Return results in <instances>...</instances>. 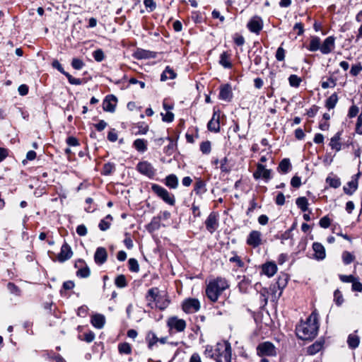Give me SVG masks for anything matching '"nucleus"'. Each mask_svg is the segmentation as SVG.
<instances>
[{
    "label": "nucleus",
    "mask_w": 362,
    "mask_h": 362,
    "mask_svg": "<svg viewBox=\"0 0 362 362\" xmlns=\"http://www.w3.org/2000/svg\"><path fill=\"white\" fill-rule=\"evenodd\" d=\"M319 329L317 315L314 312L303 322L301 321L296 327L297 337L302 340L314 339Z\"/></svg>",
    "instance_id": "f257e3e1"
},
{
    "label": "nucleus",
    "mask_w": 362,
    "mask_h": 362,
    "mask_svg": "<svg viewBox=\"0 0 362 362\" xmlns=\"http://www.w3.org/2000/svg\"><path fill=\"white\" fill-rule=\"evenodd\" d=\"M146 300L148 301V307L153 309L155 303V306L160 310H165L170 302L167 295L160 293L157 287L151 288L148 291Z\"/></svg>",
    "instance_id": "f03ea898"
},
{
    "label": "nucleus",
    "mask_w": 362,
    "mask_h": 362,
    "mask_svg": "<svg viewBox=\"0 0 362 362\" xmlns=\"http://www.w3.org/2000/svg\"><path fill=\"white\" fill-rule=\"evenodd\" d=\"M228 287V281L224 278L218 277L210 281L206 288V294L212 302H216L218 297Z\"/></svg>",
    "instance_id": "7ed1b4c3"
},
{
    "label": "nucleus",
    "mask_w": 362,
    "mask_h": 362,
    "mask_svg": "<svg viewBox=\"0 0 362 362\" xmlns=\"http://www.w3.org/2000/svg\"><path fill=\"white\" fill-rule=\"evenodd\" d=\"M216 352L214 360L216 362H232V349L230 343L227 341L217 343Z\"/></svg>",
    "instance_id": "20e7f679"
},
{
    "label": "nucleus",
    "mask_w": 362,
    "mask_h": 362,
    "mask_svg": "<svg viewBox=\"0 0 362 362\" xmlns=\"http://www.w3.org/2000/svg\"><path fill=\"white\" fill-rule=\"evenodd\" d=\"M152 191L160 199H162L165 203L170 206H174L175 204V199L173 194L169 193L167 189L164 187L153 184L151 186Z\"/></svg>",
    "instance_id": "39448f33"
},
{
    "label": "nucleus",
    "mask_w": 362,
    "mask_h": 362,
    "mask_svg": "<svg viewBox=\"0 0 362 362\" xmlns=\"http://www.w3.org/2000/svg\"><path fill=\"white\" fill-rule=\"evenodd\" d=\"M257 354L260 357L276 356V348L270 341H264L258 344Z\"/></svg>",
    "instance_id": "423d86ee"
},
{
    "label": "nucleus",
    "mask_w": 362,
    "mask_h": 362,
    "mask_svg": "<svg viewBox=\"0 0 362 362\" xmlns=\"http://www.w3.org/2000/svg\"><path fill=\"white\" fill-rule=\"evenodd\" d=\"M200 309V303L197 298H188L182 303V310L187 313H194Z\"/></svg>",
    "instance_id": "0eeeda50"
},
{
    "label": "nucleus",
    "mask_w": 362,
    "mask_h": 362,
    "mask_svg": "<svg viewBox=\"0 0 362 362\" xmlns=\"http://www.w3.org/2000/svg\"><path fill=\"white\" fill-rule=\"evenodd\" d=\"M263 21L261 17L255 16L249 21L247 25L248 30L255 34H259L263 28Z\"/></svg>",
    "instance_id": "6e6552de"
},
{
    "label": "nucleus",
    "mask_w": 362,
    "mask_h": 362,
    "mask_svg": "<svg viewBox=\"0 0 362 362\" xmlns=\"http://www.w3.org/2000/svg\"><path fill=\"white\" fill-rule=\"evenodd\" d=\"M136 170L142 175L152 177L155 175V169L153 165L147 161L139 162L136 165Z\"/></svg>",
    "instance_id": "1a4fd4ad"
},
{
    "label": "nucleus",
    "mask_w": 362,
    "mask_h": 362,
    "mask_svg": "<svg viewBox=\"0 0 362 362\" xmlns=\"http://www.w3.org/2000/svg\"><path fill=\"white\" fill-rule=\"evenodd\" d=\"M167 325L170 329H174L179 332L184 331L186 327V322L177 317H170L167 322Z\"/></svg>",
    "instance_id": "9d476101"
},
{
    "label": "nucleus",
    "mask_w": 362,
    "mask_h": 362,
    "mask_svg": "<svg viewBox=\"0 0 362 362\" xmlns=\"http://www.w3.org/2000/svg\"><path fill=\"white\" fill-rule=\"evenodd\" d=\"M271 170L266 169L265 166L262 163H258L257 165V170L253 173V177L255 180L262 177L266 181H268L271 179Z\"/></svg>",
    "instance_id": "9b49d317"
},
{
    "label": "nucleus",
    "mask_w": 362,
    "mask_h": 362,
    "mask_svg": "<svg viewBox=\"0 0 362 362\" xmlns=\"http://www.w3.org/2000/svg\"><path fill=\"white\" fill-rule=\"evenodd\" d=\"M205 225L206 230L211 234L214 233L218 226V215L214 212H211L205 221Z\"/></svg>",
    "instance_id": "f8f14e48"
},
{
    "label": "nucleus",
    "mask_w": 362,
    "mask_h": 362,
    "mask_svg": "<svg viewBox=\"0 0 362 362\" xmlns=\"http://www.w3.org/2000/svg\"><path fill=\"white\" fill-rule=\"evenodd\" d=\"M247 244L255 248L262 244V233L258 230H252L247 236Z\"/></svg>",
    "instance_id": "ddd939ff"
},
{
    "label": "nucleus",
    "mask_w": 362,
    "mask_h": 362,
    "mask_svg": "<svg viewBox=\"0 0 362 362\" xmlns=\"http://www.w3.org/2000/svg\"><path fill=\"white\" fill-rule=\"evenodd\" d=\"M335 48V37L334 36L327 37L321 45L320 52L323 54L331 53Z\"/></svg>",
    "instance_id": "4468645a"
},
{
    "label": "nucleus",
    "mask_w": 362,
    "mask_h": 362,
    "mask_svg": "<svg viewBox=\"0 0 362 362\" xmlns=\"http://www.w3.org/2000/svg\"><path fill=\"white\" fill-rule=\"evenodd\" d=\"M72 255L73 252L71 247L66 243H64L61 247V251L57 256V259L59 262H64L69 259Z\"/></svg>",
    "instance_id": "2eb2a0df"
},
{
    "label": "nucleus",
    "mask_w": 362,
    "mask_h": 362,
    "mask_svg": "<svg viewBox=\"0 0 362 362\" xmlns=\"http://www.w3.org/2000/svg\"><path fill=\"white\" fill-rule=\"evenodd\" d=\"M117 98L114 95H107L103 103V110L106 112H113L115 110Z\"/></svg>",
    "instance_id": "dca6fc26"
},
{
    "label": "nucleus",
    "mask_w": 362,
    "mask_h": 362,
    "mask_svg": "<svg viewBox=\"0 0 362 362\" xmlns=\"http://www.w3.org/2000/svg\"><path fill=\"white\" fill-rule=\"evenodd\" d=\"M220 116L216 112H214L212 118L207 124L209 131L214 132H218L220 131Z\"/></svg>",
    "instance_id": "f3484780"
},
{
    "label": "nucleus",
    "mask_w": 362,
    "mask_h": 362,
    "mask_svg": "<svg viewBox=\"0 0 362 362\" xmlns=\"http://www.w3.org/2000/svg\"><path fill=\"white\" fill-rule=\"evenodd\" d=\"M313 250L314 251V257L317 260H323L326 257L325 247L320 243H314L313 244Z\"/></svg>",
    "instance_id": "a211bd4d"
},
{
    "label": "nucleus",
    "mask_w": 362,
    "mask_h": 362,
    "mask_svg": "<svg viewBox=\"0 0 362 362\" xmlns=\"http://www.w3.org/2000/svg\"><path fill=\"white\" fill-rule=\"evenodd\" d=\"M233 98L232 88L230 85L225 84L221 86L219 98L225 101H230Z\"/></svg>",
    "instance_id": "6ab92c4d"
},
{
    "label": "nucleus",
    "mask_w": 362,
    "mask_h": 362,
    "mask_svg": "<svg viewBox=\"0 0 362 362\" xmlns=\"http://www.w3.org/2000/svg\"><path fill=\"white\" fill-rule=\"evenodd\" d=\"M107 258V253L105 250V248L100 247H98L95 255H94V259L97 264H104Z\"/></svg>",
    "instance_id": "aec40b11"
},
{
    "label": "nucleus",
    "mask_w": 362,
    "mask_h": 362,
    "mask_svg": "<svg viewBox=\"0 0 362 362\" xmlns=\"http://www.w3.org/2000/svg\"><path fill=\"white\" fill-rule=\"evenodd\" d=\"M361 173H358L355 175V178L351 180L347 183L348 187L344 186V191L346 194L351 195L358 188V179L360 177Z\"/></svg>",
    "instance_id": "412c9836"
},
{
    "label": "nucleus",
    "mask_w": 362,
    "mask_h": 362,
    "mask_svg": "<svg viewBox=\"0 0 362 362\" xmlns=\"http://www.w3.org/2000/svg\"><path fill=\"white\" fill-rule=\"evenodd\" d=\"M341 134L340 132L336 133L330 139L329 146L332 150L338 152L341 149L342 144L340 141L341 140Z\"/></svg>",
    "instance_id": "4be33fe9"
},
{
    "label": "nucleus",
    "mask_w": 362,
    "mask_h": 362,
    "mask_svg": "<svg viewBox=\"0 0 362 362\" xmlns=\"http://www.w3.org/2000/svg\"><path fill=\"white\" fill-rule=\"evenodd\" d=\"M231 54L228 52H223L220 55L219 64L225 69H230L233 64L230 62Z\"/></svg>",
    "instance_id": "5701e85b"
},
{
    "label": "nucleus",
    "mask_w": 362,
    "mask_h": 362,
    "mask_svg": "<svg viewBox=\"0 0 362 362\" xmlns=\"http://www.w3.org/2000/svg\"><path fill=\"white\" fill-rule=\"evenodd\" d=\"M277 271V267L274 263L268 262L262 266V272L269 277L273 276Z\"/></svg>",
    "instance_id": "b1692460"
},
{
    "label": "nucleus",
    "mask_w": 362,
    "mask_h": 362,
    "mask_svg": "<svg viewBox=\"0 0 362 362\" xmlns=\"http://www.w3.org/2000/svg\"><path fill=\"white\" fill-rule=\"evenodd\" d=\"M105 317L101 314L93 315L91 317V324L97 329H101L105 325Z\"/></svg>",
    "instance_id": "393cba45"
},
{
    "label": "nucleus",
    "mask_w": 362,
    "mask_h": 362,
    "mask_svg": "<svg viewBox=\"0 0 362 362\" xmlns=\"http://www.w3.org/2000/svg\"><path fill=\"white\" fill-rule=\"evenodd\" d=\"M321 40L317 36H312L310 38V44L308 46V49L310 52L320 51Z\"/></svg>",
    "instance_id": "a878e982"
},
{
    "label": "nucleus",
    "mask_w": 362,
    "mask_h": 362,
    "mask_svg": "<svg viewBox=\"0 0 362 362\" xmlns=\"http://www.w3.org/2000/svg\"><path fill=\"white\" fill-rule=\"evenodd\" d=\"M146 341L148 349H152L153 346L158 342V337L153 331H149L146 334Z\"/></svg>",
    "instance_id": "bb28decb"
},
{
    "label": "nucleus",
    "mask_w": 362,
    "mask_h": 362,
    "mask_svg": "<svg viewBox=\"0 0 362 362\" xmlns=\"http://www.w3.org/2000/svg\"><path fill=\"white\" fill-rule=\"evenodd\" d=\"M133 146L139 152L144 153L147 150V141L144 139H137L134 141Z\"/></svg>",
    "instance_id": "cd10ccee"
},
{
    "label": "nucleus",
    "mask_w": 362,
    "mask_h": 362,
    "mask_svg": "<svg viewBox=\"0 0 362 362\" xmlns=\"http://www.w3.org/2000/svg\"><path fill=\"white\" fill-rule=\"evenodd\" d=\"M176 76L175 72L170 66H167L161 74L160 81H165L168 79H174Z\"/></svg>",
    "instance_id": "c85d7f7f"
},
{
    "label": "nucleus",
    "mask_w": 362,
    "mask_h": 362,
    "mask_svg": "<svg viewBox=\"0 0 362 362\" xmlns=\"http://www.w3.org/2000/svg\"><path fill=\"white\" fill-rule=\"evenodd\" d=\"M194 191L198 195H202L206 192V183L201 179H198L194 184Z\"/></svg>",
    "instance_id": "c756f323"
},
{
    "label": "nucleus",
    "mask_w": 362,
    "mask_h": 362,
    "mask_svg": "<svg viewBox=\"0 0 362 362\" xmlns=\"http://www.w3.org/2000/svg\"><path fill=\"white\" fill-rule=\"evenodd\" d=\"M323 347V342L317 341L308 347L307 352L309 355H315L318 353Z\"/></svg>",
    "instance_id": "7c9ffc66"
},
{
    "label": "nucleus",
    "mask_w": 362,
    "mask_h": 362,
    "mask_svg": "<svg viewBox=\"0 0 362 362\" xmlns=\"http://www.w3.org/2000/svg\"><path fill=\"white\" fill-rule=\"evenodd\" d=\"M165 185L171 188L176 189L178 186V179L174 174H170L165 178Z\"/></svg>",
    "instance_id": "2f4dec72"
},
{
    "label": "nucleus",
    "mask_w": 362,
    "mask_h": 362,
    "mask_svg": "<svg viewBox=\"0 0 362 362\" xmlns=\"http://www.w3.org/2000/svg\"><path fill=\"white\" fill-rule=\"evenodd\" d=\"M296 204L297 206L303 212L308 210V200L305 197H300L296 199Z\"/></svg>",
    "instance_id": "473e14b6"
},
{
    "label": "nucleus",
    "mask_w": 362,
    "mask_h": 362,
    "mask_svg": "<svg viewBox=\"0 0 362 362\" xmlns=\"http://www.w3.org/2000/svg\"><path fill=\"white\" fill-rule=\"evenodd\" d=\"M291 168V165L288 158H284L279 163L278 167L279 172L286 174L287 173L290 168Z\"/></svg>",
    "instance_id": "72a5a7b5"
},
{
    "label": "nucleus",
    "mask_w": 362,
    "mask_h": 362,
    "mask_svg": "<svg viewBox=\"0 0 362 362\" xmlns=\"http://www.w3.org/2000/svg\"><path fill=\"white\" fill-rule=\"evenodd\" d=\"M251 284V280L248 276H243V279L239 282L238 286L241 292L246 293L249 286Z\"/></svg>",
    "instance_id": "f704fd0d"
},
{
    "label": "nucleus",
    "mask_w": 362,
    "mask_h": 362,
    "mask_svg": "<svg viewBox=\"0 0 362 362\" xmlns=\"http://www.w3.org/2000/svg\"><path fill=\"white\" fill-rule=\"evenodd\" d=\"M338 101V95L336 93L332 94L326 100V107L329 110L333 109Z\"/></svg>",
    "instance_id": "c9c22d12"
},
{
    "label": "nucleus",
    "mask_w": 362,
    "mask_h": 362,
    "mask_svg": "<svg viewBox=\"0 0 362 362\" xmlns=\"http://www.w3.org/2000/svg\"><path fill=\"white\" fill-rule=\"evenodd\" d=\"M337 85V78H333L332 76L329 77L327 81H323L321 82V86L323 89H327L328 88H334Z\"/></svg>",
    "instance_id": "e433bc0d"
},
{
    "label": "nucleus",
    "mask_w": 362,
    "mask_h": 362,
    "mask_svg": "<svg viewBox=\"0 0 362 362\" xmlns=\"http://www.w3.org/2000/svg\"><path fill=\"white\" fill-rule=\"evenodd\" d=\"M326 182L333 188H338L341 185L340 179L336 176H329L326 179Z\"/></svg>",
    "instance_id": "4c0bfd02"
},
{
    "label": "nucleus",
    "mask_w": 362,
    "mask_h": 362,
    "mask_svg": "<svg viewBox=\"0 0 362 362\" xmlns=\"http://www.w3.org/2000/svg\"><path fill=\"white\" fill-rule=\"evenodd\" d=\"M160 228V220L157 217H153L151 221V223L148 225L147 229L150 232H153L159 229Z\"/></svg>",
    "instance_id": "58836bf2"
},
{
    "label": "nucleus",
    "mask_w": 362,
    "mask_h": 362,
    "mask_svg": "<svg viewBox=\"0 0 362 362\" xmlns=\"http://www.w3.org/2000/svg\"><path fill=\"white\" fill-rule=\"evenodd\" d=\"M115 284L118 288H124L127 286L126 277L123 274L117 276L115 280Z\"/></svg>",
    "instance_id": "ea45409f"
},
{
    "label": "nucleus",
    "mask_w": 362,
    "mask_h": 362,
    "mask_svg": "<svg viewBox=\"0 0 362 362\" xmlns=\"http://www.w3.org/2000/svg\"><path fill=\"white\" fill-rule=\"evenodd\" d=\"M289 84L292 87L297 88L302 81L301 78L296 74H292L288 78Z\"/></svg>",
    "instance_id": "a19ab883"
},
{
    "label": "nucleus",
    "mask_w": 362,
    "mask_h": 362,
    "mask_svg": "<svg viewBox=\"0 0 362 362\" xmlns=\"http://www.w3.org/2000/svg\"><path fill=\"white\" fill-rule=\"evenodd\" d=\"M118 349L120 354H129L132 352L130 344L126 342L119 344Z\"/></svg>",
    "instance_id": "79ce46f5"
},
{
    "label": "nucleus",
    "mask_w": 362,
    "mask_h": 362,
    "mask_svg": "<svg viewBox=\"0 0 362 362\" xmlns=\"http://www.w3.org/2000/svg\"><path fill=\"white\" fill-rule=\"evenodd\" d=\"M347 343L349 347L352 349L356 348L359 344V339L357 336L349 335L348 337Z\"/></svg>",
    "instance_id": "37998d69"
},
{
    "label": "nucleus",
    "mask_w": 362,
    "mask_h": 362,
    "mask_svg": "<svg viewBox=\"0 0 362 362\" xmlns=\"http://www.w3.org/2000/svg\"><path fill=\"white\" fill-rule=\"evenodd\" d=\"M204 354L206 357H209V358L214 359L216 357V346L214 348H213L211 346L207 345L205 348Z\"/></svg>",
    "instance_id": "c03bdc74"
},
{
    "label": "nucleus",
    "mask_w": 362,
    "mask_h": 362,
    "mask_svg": "<svg viewBox=\"0 0 362 362\" xmlns=\"http://www.w3.org/2000/svg\"><path fill=\"white\" fill-rule=\"evenodd\" d=\"M129 270L133 272H138L139 270V265L138 261L134 258H130L129 259Z\"/></svg>",
    "instance_id": "a18cd8bd"
},
{
    "label": "nucleus",
    "mask_w": 362,
    "mask_h": 362,
    "mask_svg": "<svg viewBox=\"0 0 362 362\" xmlns=\"http://www.w3.org/2000/svg\"><path fill=\"white\" fill-rule=\"evenodd\" d=\"M90 272L89 268L86 266L79 269L76 272V276L81 278H87L90 276Z\"/></svg>",
    "instance_id": "49530a36"
},
{
    "label": "nucleus",
    "mask_w": 362,
    "mask_h": 362,
    "mask_svg": "<svg viewBox=\"0 0 362 362\" xmlns=\"http://www.w3.org/2000/svg\"><path fill=\"white\" fill-rule=\"evenodd\" d=\"M342 259L345 264H349L354 260L355 257L351 252L345 251L342 254Z\"/></svg>",
    "instance_id": "de8ad7c7"
},
{
    "label": "nucleus",
    "mask_w": 362,
    "mask_h": 362,
    "mask_svg": "<svg viewBox=\"0 0 362 362\" xmlns=\"http://www.w3.org/2000/svg\"><path fill=\"white\" fill-rule=\"evenodd\" d=\"M93 57L96 62H100L104 60L105 54L101 49H98L93 52Z\"/></svg>",
    "instance_id": "09e8293b"
},
{
    "label": "nucleus",
    "mask_w": 362,
    "mask_h": 362,
    "mask_svg": "<svg viewBox=\"0 0 362 362\" xmlns=\"http://www.w3.org/2000/svg\"><path fill=\"white\" fill-rule=\"evenodd\" d=\"M211 142L209 141H204L200 144V151L204 154H209L211 152Z\"/></svg>",
    "instance_id": "8fccbe9b"
},
{
    "label": "nucleus",
    "mask_w": 362,
    "mask_h": 362,
    "mask_svg": "<svg viewBox=\"0 0 362 362\" xmlns=\"http://www.w3.org/2000/svg\"><path fill=\"white\" fill-rule=\"evenodd\" d=\"M361 71L362 65L361 64V63H357L356 64L352 65L350 70V74L353 76H356L360 74Z\"/></svg>",
    "instance_id": "3c124183"
},
{
    "label": "nucleus",
    "mask_w": 362,
    "mask_h": 362,
    "mask_svg": "<svg viewBox=\"0 0 362 362\" xmlns=\"http://www.w3.org/2000/svg\"><path fill=\"white\" fill-rule=\"evenodd\" d=\"M7 288L11 293L15 294L16 296H20L21 294V290L19 288L12 282L8 283Z\"/></svg>",
    "instance_id": "603ef678"
},
{
    "label": "nucleus",
    "mask_w": 362,
    "mask_h": 362,
    "mask_svg": "<svg viewBox=\"0 0 362 362\" xmlns=\"http://www.w3.org/2000/svg\"><path fill=\"white\" fill-rule=\"evenodd\" d=\"M220 169L223 173H229L230 171V167L228 166V160L227 157L223 158L221 161Z\"/></svg>",
    "instance_id": "864d4df0"
},
{
    "label": "nucleus",
    "mask_w": 362,
    "mask_h": 362,
    "mask_svg": "<svg viewBox=\"0 0 362 362\" xmlns=\"http://www.w3.org/2000/svg\"><path fill=\"white\" fill-rule=\"evenodd\" d=\"M83 62L78 58H74L71 62V66L76 70H81L84 66Z\"/></svg>",
    "instance_id": "5fc2aeb1"
},
{
    "label": "nucleus",
    "mask_w": 362,
    "mask_h": 362,
    "mask_svg": "<svg viewBox=\"0 0 362 362\" xmlns=\"http://www.w3.org/2000/svg\"><path fill=\"white\" fill-rule=\"evenodd\" d=\"M319 224H320V227H322L323 228H327L329 227V226L331 224V220L327 216H323L320 220Z\"/></svg>",
    "instance_id": "6e6d98bb"
},
{
    "label": "nucleus",
    "mask_w": 362,
    "mask_h": 362,
    "mask_svg": "<svg viewBox=\"0 0 362 362\" xmlns=\"http://www.w3.org/2000/svg\"><path fill=\"white\" fill-rule=\"evenodd\" d=\"M65 76L67 78L69 82L72 85H81L82 83L81 79L73 77L68 72L65 74Z\"/></svg>",
    "instance_id": "4d7b16f0"
},
{
    "label": "nucleus",
    "mask_w": 362,
    "mask_h": 362,
    "mask_svg": "<svg viewBox=\"0 0 362 362\" xmlns=\"http://www.w3.org/2000/svg\"><path fill=\"white\" fill-rule=\"evenodd\" d=\"M115 170V165L110 163L105 164L103 167L104 175H109Z\"/></svg>",
    "instance_id": "13d9d810"
},
{
    "label": "nucleus",
    "mask_w": 362,
    "mask_h": 362,
    "mask_svg": "<svg viewBox=\"0 0 362 362\" xmlns=\"http://www.w3.org/2000/svg\"><path fill=\"white\" fill-rule=\"evenodd\" d=\"M110 221L102 219L99 223L98 227L101 230L105 231L110 228Z\"/></svg>",
    "instance_id": "bf43d9fd"
},
{
    "label": "nucleus",
    "mask_w": 362,
    "mask_h": 362,
    "mask_svg": "<svg viewBox=\"0 0 362 362\" xmlns=\"http://www.w3.org/2000/svg\"><path fill=\"white\" fill-rule=\"evenodd\" d=\"M285 58V50L281 47H279L276 52V59L277 61H283Z\"/></svg>",
    "instance_id": "052dcab7"
},
{
    "label": "nucleus",
    "mask_w": 362,
    "mask_h": 362,
    "mask_svg": "<svg viewBox=\"0 0 362 362\" xmlns=\"http://www.w3.org/2000/svg\"><path fill=\"white\" fill-rule=\"evenodd\" d=\"M358 107L356 105H353L349 110L348 117L350 118L355 117L358 115Z\"/></svg>",
    "instance_id": "680f3d73"
},
{
    "label": "nucleus",
    "mask_w": 362,
    "mask_h": 362,
    "mask_svg": "<svg viewBox=\"0 0 362 362\" xmlns=\"http://www.w3.org/2000/svg\"><path fill=\"white\" fill-rule=\"evenodd\" d=\"M144 4L146 8L149 9V11H153L156 8V4L153 0H144Z\"/></svg>",
    "instance_id": "e2e57ef3"
},
{
    "label": "nucleus",
    "mask_w": 362,
    "mask_h": 362,
    "mask_svg": "<svg viewBox=\"0 0 362 362\" xmlns=\"http://www.w3.org/2000/svg\"><path fill=\"white\" fill-rule=\"evenodd\" d=\"M161 115L163 117V121L164 122H171L174 119V114L170 111H167L165 115L161 113Z\"/></svg>",
    "instance_id": "0e129e2a"
},
{
    "label": "nucleus",
    "mask_w": 362,
    "mask_h": 362,
    "mask_svg": "<svg viewBox=\"0 0 362 362\" xmlns=\"http://www.w3.org/2000/svg\"><path fill=\"white\" fill-rule=\"evenodd\" d=\"M291 185L294 188H298L301 185L300 177L297 175L293 176L291 180Z\"/></svg>",
    "instance_id": "69168bd1"
},
{
    "label": "nucleus",
    "mask_w": 362,
    "mask_h": 362,
    "mask_svg": "<svg viewBox=\"0 0 362 362\" xmlns=\"http://www.w3.org/2000/svg\"><path fill=\"white\" fill-rule=\"evenodd\" d=\"M334 300L337 305H340L343 302V298L341 292L336 290L334 293Z\"/></svg>",
    "instance_id": "338daca9"
},
{
    "label": "nucleus",
    "mask_w": 362,
    "mask_h": 362,
    "mask_svg": "<svg viewBox=\"0 0 362 362\" xmlns=\"http://www.w3.org/2000/svg\"><path fill=\"white\" fill-rule=\"evenodd\" d=\"M76 233L80 236H85L88 233L86 226L83 224L78 226L76 228Z\"/></svg>",
    "instance_id": "774afa93"
}]
</instances>
